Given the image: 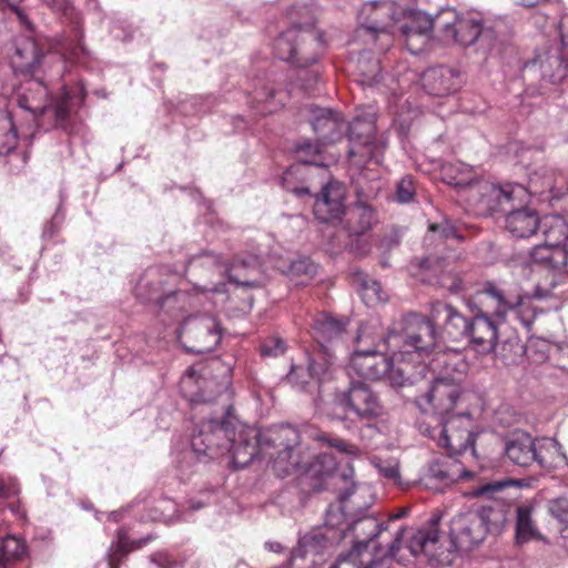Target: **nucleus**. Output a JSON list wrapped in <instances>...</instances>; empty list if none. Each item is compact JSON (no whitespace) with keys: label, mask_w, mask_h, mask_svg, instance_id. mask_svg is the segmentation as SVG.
Segmentation results:
<instances>
[{"label":"nucleus","mask_w":568,"mask_h":568,"mask_svg":"<svg viewBox=\"0 0 568 568\" xmlns=\"http://www.w3.org/2000/svg\"><path fill=\"white\" fill-rule=\"evenodd\" d=\"M296 444L298 430L290 425L257 430L240 423L229 410L223 419L201 420L191 439L192 452L200 460L232 454V463L239 468L246 467L257 456L274 465L280 450Z\"/></svg>","instance_id":"1"},{"label":"nucleus","mask_w":568,"mask_h":568,"mask_svg":"<svg viewBox=\"0 0 568 568\" xmlns=\"http://www.w3.org/2000/svg\"><path fill=\"white\" fill-rule=\"evenodd\" d=\"M434 28L439 29L447 41L465 47L474 44L476 40L485 38L489 32L484 29L481 19L471 14L459 16L452 8L442 9L435 18L425 12H418L408 18L402 27L408 40V51L413 54L422 52Z\"/></svg>","instance_id":"2"},{"label":"nucleus","mask_w":568,"mask_h":568,"mask_svg":"<svg viewBox=\"0 0 568 568\" xmlns=\"http://www.w3.org/2000/svg\"><path fill=\"white\" fill-rule=\"evenodd\" d=\"M418 12H405L393 0H369L364 2L357 13V37L372 44L379 51L387 50L395 38L402 40L408 49L407 37L402 27L408 18Z\"/></svg>","instance_id":"3"},{"label":"nucleus","mask_w":568,"mask_h":568,"mask_svg":"<svg viewBox=\"0 0 568 568\" xmlns=\"http://www.w3.org/2000/svg\"><path fill=\"white\" fill-rule=\"evenodd\" d=\"M485 203L479 213L505 212V225L509 233L516 237H528L537 231L540 219L535 210L519 209L529 199L527 187L520 184L484 185Z\"/></svg>","instance_id":"4"},{"label":"nucleus","mask_w":568,"mask_h":568,"mask_svg":"<svg viewBox=\"0 0 568 568\" xmlns=\"http://www.w3.org/2000/svg\"><path fill=\"white\" fill-rule=\"evenodd\" d=\"M274 471L278 477L296 471L318 480L339 478L345 484L352 481L354 476V468L348 462L343 466L342 462L337 463L334 455L329 453L312 455L302 446L300 434L298 444L278 452L274 462Z\"/></svg>","instance_id":"5"},{"label":"nucleus","mask_w":568,"mask_h":568,"mask_svg":"<svg viewBox=\"0 0 568 568\" xmlns=\"http://www.w3.org/2000/svg\"><path fill=\"white\" fill-rule=\"evenodd\" d=\"M392 357L385 355V351L353 353L349 359L351 369L358 376L377 381L386 377L394 387L413 385L426 377L424 364L406 362L403 354L392 351Z\"/></svg>","instance_id":"6"},{"label":"nucleus","mask_w":568,"mask_h":568,"mask_svg":"<svg viewBox=\"0 0 568 568\" xmlns=\"http://www.w3.org/2000/svg\"><path fill=\"white\" fill-rule=\"evenodd\" d=\"M404 326L399 333L389 332L388 345H394L396 354H403L406 362L424 364L435 353L437 347V333L434 323L417 314H409L404 318Z\"/></svg>","instance_id":"7"},{"label":"nucleus","mask_w":568,"mask_h":568,"mask_svg":"<svg viewBox=\"0 0 568 568\" xmlns=\"http://www.w3.org/2000/svg\"><path fill=\"white\" fill-rule=\"evenodd\" d=\"M470 407L442 418L428 429V436L447 449L449 456L467 455L473 459L477 458L474 444L476 437L483 432V427L474 418Z\"/></svg>","instance_id":"8"},{"label":"nucleus","mask_w":568,"mask_h":568,"mask_svg":"<svg viewBox=\"0 0 568 568\" xmlns=\"http://www.w3.org/2000/svg\"><path fill=\"white\" fill-rule=\"evenodd\" d=\"M478 400L475 393L447 382L446 377H436L426 392L415 397L420 413L434 418L436 423L454 414V409L463 410Z\"/></svg>","instance_id":"9"},{"label":"nucleus","mask_w":568,"mask_h":568,"mask_svg":"<svg viewBox=\"0 0 568 568\" xmlns=\"http://www.w3.org/2000/svg\"><path fill=\"white\" fill-rule=\"evenodd\" d=\"M322 48L323 40L317 31L294 26L276 38L274 53L296 67H306L318 60Z\"/></svg>","instance_id":"10"},{"label":"nucleus","mask_w":568,"mask_h":568,"mask_svg":"<svg viewBox=\"0 0 568 568\" xmlns=\"http://www.w3.org/2000/svg\"><path fill=\"white\" fill-rule=\"evenodd\" d=\"M338 405L346 412L345 422H361L371 430L383 416L384 406L369 386L362 382H352L347 392L337 396Z\"/></svg>","instance_id":"11"},{"label":"nucleus","mask_w":568,"mask_h":568,"mask_svg":"<svg viewBox=\"0 0 568 568\" xmlns=\"http://www.w3.org/2000/svg\"><path fill=\"white\" fill-rule=\"evenodd\" d=\"M488 293L489 282H486L470 303L474 314L470 318L467 341L479 354L491 353L496 348L498 339V322L496 320H500L495 312L487 308L483 300Z\"/></svg>","instance_id":"12"},{"label":"nucleus","mask_w":568,"mask_h":568,"mask_svg":"<svg viewBox=\"0 0 568 568\" xmlns=\"http://www.w3.org/2000/svg\"><path fill=\"white\" fill-rule=\"evenodd\" d=\"M296 164L291 165L282 175L285 190L301 197L311 193L307 181L318 171L326 179V166L321 161L322 149L318 143L304 142L296 148Z\"/></svg>","instance_id":"13"},{"label":"nucleus","mask_w":568,"mask_h":568,"mask_svg":"<svg viewBox=\"0 0 568 568\" xmlns=\"http://www.w3.org/2000/svg\"><path fill=\"white\" fill-rule=\"evenodd\" d=\"M347 128L351 143L348 155L353 163L357 166L368 162L378 164L386 143L376 135L374 114H369L364 119L356 116Z\"/></svg>","instance_id":"14"},{"label":"nucleus","mask_w":568,"mask_h":568,"mask_svg":"<svg viewBox=\"0 0 568 568\" xmlns=\"http://www.w3.org/2000/svg\"><path fill=\"white\" fill-rule=\"evenodd\" d=\"M484 297V304L497 314L500 322L506 320L508 313H513L529 329L537 316V310L529 296L511 293L494 282H489V293Z\"/></svg>","instance_id":"15"},{"label":"nucleus","mask_w":568,"mask_h":568,"mask_svg":"<svg viewBox=\"0 0 568 568\" xmlns=\"http://www.w3.org/2000/svg\"><path fill=\"white\" fill-rule=\"evenodd\" d=\"M222 338L217 321L210 315L187 317L179 331L181 344L191 353L204 354L215 349Z\"/></svg>","instance_id":"16"},{"label":"nucleus","mask_w":568,"mask_h":568,"mask_svg":"<svg viewBox=\"0 0 568 568\" xmlns=\"http://www.w3.org/2000/svg\"><path fill=\"white\" fill-rule=\"evenodd\" d=\"M334 364L321 349H307L305 363L292 365L286 382L298 389L312 390L331 376Z\"/></svg>","instance_id":"17"},{"label":"nucleus","mask_w":568,"mask_h":568,"mask_svg":"<svg viewBox=\"0 0 568 568\" xmlns=\"http://www.w3.org/2000/svg\"><path fill=\"white\" fill-rule=\"evenodd\" d=\"M509 485L508 481H491L474 488L469 495L473 497H488L490 498L487 505L481 506L476 510L483 518L486 535L488 532H499L508 523L511 514V506L500 499L496 495L503 491Z\"/></svg>","instance_id":"18"},{"label":"nucleus","mask_w":568,"mask_h":568,"mask_svg":"<svg viewBox=\"0 0 568 568\" xmlns=\"http://www.w3.org/2000/svg\"><path fill=\"white\" fill-rule=\"evenodd\" d=\"M61 43L62 41H60L54 47L57 53L42 54L39 51L38 44L33 39L28 37L19 38L16 40L14 52L11 55V65L16 72L23 74H34L44 61H51L57 59L60 64V70L58 73H60L64 69V64L68 61L71 63L79 64L84 63L64 59L59 51Z\"/></svg>","instance_id":"19"},{"label":"nucleus","mask_w":568,"mask_h":568,"mask_svg":"<svg viewBox=\"0 0 568 568\" xmlns=\"http://www.w3.org/2000/svg\"><path fill=\"white\" fill-rule=\"evenodd\" d=\"M483 518L476 510L458 514L450 521V538L460 551H469L486 538Z\"/></svg>","instance_id":"20"},{"label":"nucleus","mask_w":568,"mask_h":568,"mask_svg":"<svg viewBox=\"0 0 568 568\" xmlns=\"http://www.w3.org/2000/svg\"><path fill=\"white\" fill-rule=\"evenodd\" d=\"M346 318H337L326 313H320L313 321V336L315 345L311 351H320L335 362L332 347L337 346L346 334Z\"/></svg>","instance_id":"21"},{"label":"nucleus","mask_w":568,"mask_h":568,"mask_svg":"<svg viewBox=\"0 0 568 568\" xmlns=\"http://www.w3.org/2000/svg\"><path fill=\"white\" fill-rule=\"evenodd\" d=\"M410 272L419 281L446 287L452 293H459L466 290L465 282L457 275L444 270L443 261L438 258L426 257L412 263Z\"/></svg>","instance_id":"22"},{"label":"nucleus","mask_w":568,"mask_h":568,"mask_svg":"<svg viewBox=\"0 0 568 568\" xmlns=\"http://www.w3.org/2000/svg\"><path fill=\"white\" fill-rule=\"evenodd\" d=\"M44 3L54 12L60 13L67 18L73 20L74 27V40H62V43L59 48L61 55L64 59H69L72 61L87 62L89 59V51L82 43V30L80 28L78 17L74 12V8L72 6L71 0H43Z\"/></svg>","instance_id":"23"},{"label":"nucleus","mask_w":568,"mask_h":568,"mask_svg":"<svg viewBox=\"0 0 568 568\" xmlns=\"http://www.w3.org/2000/svg\"><path fill=\"white\" fill-rule=\"evenodd\" d=\"M345 187L336 182H327L314 202V215L324 223L334 222L345 213Z\"/></svg>","instance_id":"24"},{"label":"nucleus","mask_w":568,"mask_h":568,"mask_svg":"<svg viewBox=\"0 0 568 568\" xmlns=\"http://www.w3.org/2000/svg\"><path fill=\"white\" fill-rule=\"evenodd\" d=\"M427 372H437V377H446L447 382L462 385L467 375L468 364L457 351L435 352L427 361Z\"/></svg>","instance_id":"25"},{"label":"nucleus","mask_w":568,"mask_h":568,"mask_svg":"<svg viewBox=\"0 0 568 568\" xmlns=\"http://www.w3.org/2000/svg\"><path fill=\"white\" fill-rule=\"evenodd\" d=\"M197 266L212 267L217 275L223 278L227 276L229 281L241 286L256 287L257 282L250 278V273L255 268L246 262H234L230 267H224L220 263V258L215 255L209 254L200 258L193 260L190 264L189 271L191 272Z\"/></svg>","instance_id":"26"},{"label":"nucleus","mask_w":568,"mask_h":568,"mask_svg":"<svg viewBox=\"0 0 568 568\" xmlns=\"http://www.w3.org/2000/svg\"><path fill=\"white\" fill-rule=\"evenodd\" d=\"M310 113V122L320 141L334 143L343 136L346 123L338 113L318 106H311Z\"/></svg>","instance_id":"27"},{"label":"nucleus","mask_w":568,"mask_h":568,"mask_svg":"<svg viewBox=\"0 0 568 568\" xmlns=\"http://www.w3.org/2000/svg\"><path fill=\"white\" fill-rule=\"evenodd\" d=\"M432 316L434 320L443 321V334L453 342L467 339L469 333L470 320L449 304L436 302L432 305Z\"/></svg>","instance_id":"28"},{"label":"nucleus","mask_w":568,"mask_h":568,"mask_svg":"<svg viewBox=\"0 0 568 568\" xmlns=\"http://www.w3.org/2000/svg\"><path fill=\"white\" fill-rule=\"evenodd\" d=\"M457 73L446 67H434L427 69L420 78L424 90L429 95L445 97L455 91L458 87Z\"/></svg>","instance_id":"29"},{"label":"nucleus","mask_w":568,"mask_h":568,"mask_svg":"<svg viewBox=\"0 0 568 568\" xmlns=\"http://www.w3.org/2000/svg\"><path fill=\"white\" fill-rule=\"evenodd\" d=\"M193 384L199 386V392L192 399L195 409L212 402L222 389L221 385H217L213 381H209L206 378V374L202 365L199 368L195 366L189 367L182 377V386L184 388L191 387Z\"/></svg>","instance_id":"30"},{"label":"nucleus","mask_w":568,"mask_h":568,"mask_svg":"<svg viewBox=\"0 0 568 568\" xmlns=\"http://www.w3.org/2000/svg\"><path fill=\"white\" fill-rule=\"evenodd\" d=\"M396 538H399V545L402 539L406 538V547L412 555L425 554L432 556L438 542V526L436 523H432L427 527L417 530L400 531Z\"/></svg>","instance_id":"31"},{"label":"nucleus","mask_w":568,"mask_h":568,"mask_svg":"<svg viewBox=\"0 0 568 568\" xmlns=\"http://www.w3.org/2000/svg\"><path fill=\"white\" fill-rule=\"evenodd\" d=\"M344 229L349 236H361L373 229L377 223L375 210L363 202H357L344 213Z\"/></svg>","instance_id":"32"},{"label":"nucleus","mask_w":568,"mask_h":568,"mask_svg":"<svg viewBox=\"0 0 568 568\" xmlns=\"http://www.w3.org/2000/svg\"><path fill=\"white\" fill-rule=\"evenodd\" d=\"M443 174L444 179L447 181L448 184L460 186V187H468L469 196L476 197L480 196L478 199V202L476 203V207L479 211L480 207L486 202L485 199V190L481 187L484 185H490L489 183H473V179L470 176V170L468 165H465L463 163L460 164H447L443 168Z\"/></svg>","instance_id":"33"},{"label":"nucleus","mask_w":568,"mask_h":568,"mask_svg":"<svg viewBox=\"0 0 568 568\" xmlns=\"http://www.w3.org/2000/svg\"><path fill=\"white\" fill-rule=\"evenodd\" d=\"M17 102L21 109L30 112L34 118L42 115L49 108L48 89L41 81L31 80L18 95Z\"/></svg>","instance_id":"34"},{"label":"nucleus","mask_w":568,"mask_h":568,"mask_svg":"<svg viewBox=\"0 0 568 568\" xmlns=\"http://www.w3.org/2000/svg\"><path fill=\"white\" fill-rule=\"evenodd\" d=\"M386 339L387 336H384L383 328L378 324H364L358 329L353 353L395 351L394 345L385 343Z\"/></svg>","instance_id":"35"},{"label":"nucleus","mask_w":568,"mask_h":568,"mask_svg":"<svg viewBox=\"0 0 568 568\" xmlns=\"http://www.w3.org/2000/svg\"><path fill=\"white\" fill-rule=\"evenodd\" d=\"M348 528L354 537V547L351 551H357V555H362L367 544L385 529L383 524L371 515L357 518Z\"/></svg>","instance_id":"36"},{"label":"nucleus","mask_w":568,"mask_h":568,"mask_svg":"<svg viewBox=\"0 0 568 568\" xmlns=\"http://www.w3.org/2000/svg\"><path fill=\"white\" fill-rule=\"evenodd\" d=\"M534 446L535 439L530 435L517 434L507 443L505 454L513 464L527 467L532 465L536 458Z\"/></svg>","instance_id":"37"},{"label":"nucleus","mask_w":568,"mask_h":568,"mask_svg":"<svg viewBox=\"0 0 568 568\" xmlns=\"http://www.w3.org/2000/svg\"><path fill=\"white\" fill-rule=\"evenodd\" d=\"M473 474L462 468L457 463L449 459L434 460L428 467L426 475L427 484L432 480L438 481L443 485H450L458 479H466L471 477Z\"/></svg>","instance_id":"38"},{"label":"nucleus","mask_w":568,"mask_h":568,"mask_svg":"<svg viewBox=\"0 0 568 568\" xmlns=\"http://www.w3.org/2000/svg\"><path fill=\"white\" fill-rule=\"evenodd\" d=\"M398 550L399 538H395L385 556L371 560L364 567H362L363 561L359 559L361 555H357V551H349L346 555H341L331 568H390L393 558Z\"/></svg>","instance_id":"39"},{"label":"nucleus","mask_w":568,"mask_h":568,"mask_svg":"<svg viewBox=\"0 0 568 568\" xmlns=\"http://www.w3.org/2000/svg\"><path fill=\"white\" fill-rule=\"evenodd\" d=\"M531 67H537L541 77L550 83H559L567 77V64L557 52L540 54L531 62Z\"/></svg>","instance_id":"40"},{"label":"nucleus","mask_w":568,"mask_h":568,"mask_svg":"<svg viewBox=\"0 0 568 568\" xmlns=\"http://www.w3.org/2000/svg\"><path fill=\"white\" fill-rule=\"evenodd\" d=\"M352 283L366 305L372 306L386 301V294L381 283L371 278L368 274L362 271L354 272L352 274Z\"/></svg>","instance_id":"41"},{"label":"nucleus","mask_w":568,"mask_h":568,"mask_svg":"<svg viewBox=\"0 0 568 568\" xmlns=\"http://www.w3.org/2000/svg\"><path fill=\"white\" fill-rule=\"evenodd\" d=\"M539 226L542 230L545 244L554 248L561 247L568 237V224L559 215L545 216Z\"/></svg>","instance_id":"42"},{"label":"nucleus","mask_w":568,"mask_h":568,"mask_svg":"<svg viewBox=\"0 0 568 568\" xmlns=\"http://www.w3.org/2000/svg\"><path fill=\"white\" fill-rule=\"evenodd\" d=\"M28 556V547L23 539L8 535L0 539V567L22 564Z\"/></svg>","instance_id":"43"},{"label":"nucleus","mask_w":568,"mask_h":568,"mask_svg":"<svg viewBox=\"0 0 568 568\" xmlns=\"http://www.w3.org/2000/svg\"><path fill=\"white\" fill-rule=\"evenodd\" d=\"M329 538L326 537L322 531H313L308 535L303 536L297 548L293 551V558L304 557H316L323 555L328 548Z\"/></svg>","instance_id":"44"},{"label":"nucleus","mask_w":568,"mask_h":568,"mask_svg":"<svg viewBox=\"0 0 568 568\" xmlns=\"http://www.w3.org/2000/svg\"><path fill=\"white\" fill-rule=\"evenodd\" d=\"M534 450L536 452L534 464L541 468L555 467L561 459L558 443L551 438L535 439Z\"/></svg>","instance_id":"45"},{"label":"nucleus","mask_w":568,"mask_h":568,"mask_svg":"<svg viewBox=\"0 0 568 568\" xmlns=\"http://www.w3.org/2000/svg\"><path fill=\"white\" fill-rule=\"evenodd\" d=\"M516 540L518 544H525L538 537V530L531 519L530 506H518L516 508Z\"/></svg>","instance_id":"46"},{"label":"nucleus","mask_w":568,"mask_h":568,"mask_svg":"<svg viewBox=\"0 0 568 568\" xmlns=\"http://www.w3.org/2000/svg\"><path fill=\"white\" fill-rule=\"evenodd\" d=\"M356 71L358 82L372 87L381 80V65L377 59L368 57L366 52L361 53L357 60Z\"/></svg>","instance_id":"47"},{"label":"nucleus","mask_w":568,"mask_h":568,"mask_svg":"<svg viewBox=\"0 0 568 568\" xmlns=\"http://www.w3.org/2000/svg\"><path fill=\"white\" fill-rule=\"evenodd\" d=\"M152 539H153V536L149 535L144 538L129 541L128 534L124 530L120 529L118 531L116 549H115L114 554H112L110 556V559H109L110 568H118L119 561L121 560L122 557H124L126 554H129L130 551H132L134 549H139V548L143 547Z\"/></svg>","instance_id":"48"},{"label":"nucleus","mask_w":568,"mask_h":568,"mask_svg":"<svg viewBox=\"0 0 568 568\" xmlns=\"http://www.w3.org/2000/svg\"><path fill=\"white\" fill-rule=\"evenodd\" d=\"M531 261L535 264H542L549 268H558L561 263V248H554L547 244L537 245L531 252Z\"/></svg>","instance_id":"49"},{"label":"nucleus","mask_w":568,"mask_h":568,"mask_svg":"<svg viewBox=\"0 0 568 568\" xmlns=\"http://www.w3.org/2000/svg\"><path fill=\"white\" fill-rule=\"evenodd\" d=\"M18 144V134L13 122L6 118L0 123V155L12 152Z\"/></svg>","instance_id":"50"},{"label":"nucleus","mask_w":568,"mask_h":568,"mask_svg":"<svg viewBox=\"0 0 568 568\" xmlns=\"http://www.w3.org/2000/svg\"><path fill=\"white\" fill-rule=\"evenodd\" d=\"M556 186V180L554 178V172H549L546 170V173L541 176L539 173L535 172L529 178V194H542L546 191L552 192Z\"/></svg>","instance_id":"51"},{"label":"nucleus","mask_w":568,"mask_h":568,"mask_svg":"<svg viewBox=\"0 0 568 568\" xmlns=\"http://www.w3.org/2000/svg\"><path fill=\"white\" fill-rule=\"evenodd\" d=\"M287 344L278 335H272L266 337L260 347L261 355L263 357H278L285 354Z\"/></svg>","instance_id":"52"},{"label":"nucleus","mask_w":568,"mask_h":568,"mask_svg":"<svg viewBox=\"0 0 568 568\" xmlns=\"http://www.w3.org/2000/svg\"><path fill=\"white\" fill-rule=\"evenodd\" d=\"M316 272L317 266L308 257H302L293 261L287 270V274L292 280L300 278L302 276L312 278Z\"/></svg>","instance_id":"53"},{"label":"nucleus","mask_w":568,"mask_h":568,"mask_svg":"<svg viewBox=\"0 0 568 568\" xmlns=\"http://www.w3.org/2000/svg\"><path fill=\"white\" fill-rule=\"evenodd\" d=\"M318 439L326 443L329 447L335 448L337 452L345 454L346 456L355 457L361 454V450L356 445L337 436L331 434H322Z\"/></svg>","instance_id":"54"},{"label":"nucleus","mask_w":568,"mask_h":568,"mask_svg":"<svg viewBox=\"0 0 568 568\" xmlns=\"http://www.w3.org/2000/svg\"><path fill=\"white\" fill-rule=\"evenodd\" d=\"M369 493V488L367 486H357L352 483L351 487H346L344 491L339 495L341 506L336 508V511H341V516H344V513L347 508V503L351 501L354 506L361 507V504L356 501L359 495H365Z\"/></svg>","instance_id":"55"},{"label":"nucleus","mask_w":568,"mask_h":568,"mask_svg":"<svg viewBox=\"0 0 568 568\" xmlns=\"http://www.w3.org/2000/svg\"><path fill=\"white\" fill-rule=\"evenodd\" d=\"M429 232L432 236L439 235L445 240L454 239L460 241L463 239L457 226L454 225L450 221H444L440 224L429 225Z\"/></svg>","instance_id":"56"},{"label":"nucleus","mask_w":568,"mask_h":568,"mask_svg":"<svg viewBox=\"0 0 568 568\" xmlns=\"http://www.w3.org/2000/svg\"><path fill=\"white\" fill-rule=\"evenodd\" d=\"M415 185L410 176H404L396 186L395 199L398 203H408L414 199Z\"/></svg>","instance_id":"57"},{"label":"nucleus","mask_w":568,"mask_h":568,"mask_svg":"<svg viewBox=\"0 0 568 568\" xmlns=\"http://www.w3.org/2000/svg\"><path fill=\"white\" fill-rule=\"evenodd\" d=\"M549 511L568 529V498L560 497L549 503Z\"/></svg>","instance_id":"58"},{"label":"nucleus","mask_w":568,"mask_h":568,"mask_svg":"<svg viewBox=\"0 0 568 568\" xmlns=\"http://www.w3.org/2000/svg\"><path fill=\"white\" fill-rule=\"evenodd\" d=\"M378 470L387 479L394 481L399 479V467L396 462H384L378 465Z\"/></svg>","instance_id":"59"},{"label":"nucleus","mask_w":568,"mask_h":568,"mask_svg":"<svg viewBox=\"0 0 568 568\" xmlns=\"http://www.w3.org/2000/svg\"><path fill=\"white\" fill-rule=\"evenodd\" d=\"M152 562H154L159 568H175L176 561H174L168 552H155L151 557Z\"/></svg>","instance_id":"60"},{"label":"nucleus","mask_w":568,"mask_h":568,"mask_svg":"<svg viewBox=\"0 0 568 568\" xmlns=\"http://www.w3.org/2000/svg\"><path fill=\"white\" fill-rule=\"evenodd\" d=\"M18 494L17 484L13 479L6 480L0 477V498H9Z\"/></svg>","instance_id":"61"},{"label":"nucleus","mask_w":568,"mask_h":568,"mask_svg":"<svg viewBox=\"0 0 568 568\" xmlns=\"http://www.w3.org/2000/svg\"><path fill=\"white\" fill-rule=\"evenodd\" d=\"M559 33L562 47L568 52V14H564L559 22Z\"/></svg>","instance_id":"62"},{"label":"nucleus","mask_w":568,"mask_h":568,"mask_svg":"<svg viewBox=\"0 0 568 568\" xmlns=\"http://www.w3.org/2000/svg\"><path fill=\"white\" fill-rule=\"evenodd\" d=\"M339 525V515L335 513V508L331 506L326 515L325 526L329 528H335L338 527Z\"/></svg>","instance_id":"63"},{"label":"nucleus","mask_w":568,"mask_h":568,"mask_svg":"<svg viewBox=\"0 0 568 568\" xmlns=\"http://www.w3.org/2000/svg\"><path fill=\"white\" fill-rule=\"evenodd\" d=\"M53 111H54V115H55L57 120L60 122H63L68 118V114H69L68 105L63 101L55 104L53 108Z\"/></svg>","instance_id":"64"}]
</instances>
